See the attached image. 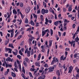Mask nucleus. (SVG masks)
<instances>
[{"label": "nucleus", "mask_w": 79, "mask_h": 79, "mask_svg": "<svg viewBox=\"0 0 79 79\" xmlns=\"http://www.w3.org/2000/svg\"><path fill=\"white\" fill-rule=\"evenodd\" d=\"M26 53H27V56L28 57L31 56V52L30 51L28 50V48L26 49L25 51V53L26 54Z\"/></svg>", "instance_id": "f257e3e1"}, {"label": "nucleus", "mask_w": 79, "mask_h": 79, "mask_svg": "<svg viewBox=\"0 0 79 79\" xmlns=\"http://www.w3.org/2000/svg\"><path fill=\"white\" fill-rule=\"evenodd\" d=\"M6 61H11V62H12V61H13V59L8 57L7 59H6Z\"/></svg>", "instance_id": "f03ea898"}, {"label": "nucleus", "mask_w": 79, "mask_h": 79, "mask_svg": "<svg viewBox=\"0 0 79 79\" xmlns=\"http://www.w3.org/2000/svg\"><path fill=\"white\" fill-rule=\"evenodd\" d=\"M74 58H77V59L78 60L79 59V53H75L74 55Z\"/></svg>", "instance_id": "7ed1b4c3"}, {"label": "nucleus", "mask_w": 79, "mask_h": 79, "mask_svg": "<svg viewBox=\"0 0 79 79\" xmlns=\"http://www.w3.org/2000/svg\"><path fill=\"white\" fill-rule=\"evenodd\" d=\"M48 72L49 73H51V72H52V71H53V70H54V67H50L49 68H48Z\"/></svg>", "instance_id": "20e7f679"}, {"label": "nucleus", "mask_w": 79, "mask_h": 79, "mask_svg": "<svg viewBox=\"0 0 79 79\" xmlns=\"http://www.w3.org/2000/svg\"><path fill=\"white\" fill-rule=\"evenodd\" d=\"M73 67L70 66L69 67V70L68 73H72V71H73Z\"/></svg>", "instance_id": "39448f33"}, {"label": "nucleus", "mask_w": 79, "mask_h": 79, "mask_svg": "<svg viewBox=\"0 0 79 79\" xmlns=\"http://www.w3.org/2000/svg\"><path fill=\"white\" fill-rule=\"evenodd\" d=\"M53 61H54V63H56V62L58 63V58H55V57H54L53 58Z\"/></svg>", "instance_id": "423d86ee"}, {"label": "nucleus", "mask_w": 79, "mask_h": 79, "mask_svg": "<svg viewBox=\"0 0 79 79\" xmlns=\"http://www.w3.org/2000/svg\"><path fill=\"white\" fill-rule=\"evenodd\" d=\"M44 46L46 47H48V48L49 47H48V41H46L45 43Z\"/></svg>", "instance_id": "0eeeda50"}, {"label": "nucleus", "mask_w": 79, "mask_h": 79, "mask_svg": "<svg viewBox=\"0 0 79 79\" xmlns=\"http://www.w3.org/2000/svg\"><path fill=\"white\" fill-rule=\"evenodd\" d=\"M52 42H53V40H49V47H51V46H52Z\"/></svg>", "instance_id": "6e6552de"}, {"label": "nucleus", "mask_w": 79, "mask_h": 79, "mask_svg": "<svg viewBox=\"0 0 79 79\" xmlns=\"http://www.w3.org/2000/svg\"><path fill=\"white\" fill-rule=\"evenodd\" d=\"M72 10V6L71 5L70 6H69L68 8V11H69V12H71Z\"/></svg>", "instance_id": "1a4fd4ad"}, {"label": "nucleus", "mask_w": 79, "mask_h": 79, "mask_svg": "<svg viewBox=\"0 0 79 79\" xmlns=\"http://www.w3.org/2000/svg\"><path fill=\"white\" fill-rule=\"evenodd\" d=\"M35 64L36 66H38V67H40V66L39 62H36L35 63Z\"/></svg>", "instance_id": "9d476101"}, {"label": "nucleus", "mask_w": 79, "mask_h": 79, "mask_svg": "<svg viewBox=\"0 0 79 79\" xmlns=\"http://www.w3.org/2000/svg\"><path fill=\"white\" fill-rule=\"evenodd\" d=\"M23 64L25 67H27V63H26L25 61H23Z\"/></svg>", "instance_id": "9b49d317"}, {"label": "nucleus", "mask_w": 79, "mask_h": 79, "mask_svg": "<svg viewBox=\"0 0 79 79\" xmlns=\"http://www.w3.org/2000/svg\"><path fill=\"white\" fill-rule=\"evenodd\" d=\"M56 74L58 76H60V71L59 70H57V71H56Z\"/></svg>", "instance_id": "f8f14e48"}, {"label": "nucleus", "mask_w": 79, "mask_h": 79, "mask_svg": "<svg viewBox=\"0 0 79 79\" xmlns=\"http://www.w3.org/2000/svg\"><path fill=\"white\" fill-rule=\"evenodd\" d=\"M12 53L14 55H17V54H18V50H16V52H14V51H12Z\"/></svg>", "instance_id": "ddd939ff"}, {"label": "nucleus", "mask_w": 79, "mask_h": 79, "mask_svg": "<svg viewBox=\"0 0 79 79\" xmlns=\"http://www.w3.org/2000/svg\"><path fill=\"white\" fill-rule=\"evenodd\" d=\"M6 68H8V67H10V68H11V67H12V65L11 64H7L6 65Z\"/></svg>", "instance_id": "4468645a"}, {"label": "nucleus", "mask_w": 79, "mask_h": 79, "mask_svg": "<svg viewBox=\"0 0 79 79\" xmlns=\"http://www.w3.org/2000/svg\"><path fill=\"white\" fill-rule=\"evenodd\" d=\"M13 12L14 15V14H15V15H17V13H18L17 12V11H16V10L15 9L13 10Z\"/></svg>", "instance_id": "2eb2a0df"}, {"label": "nucleus", "mask_w": 79, "mask_h": 79, "mask_svg": "<svg viewBox=\"0 0 79 79\" xmlns=\"http://www.w3.org/2000/svg\"><path fill=\"white\" fill-rule=\"evenodd\" d=\"M41 13L42 15H45V9H42L41 10Z\"/></svg>", "instance_id": "dca6fc26"}, {"label": "nucleus", "mask_w": 79, "mask_h": 79, "mask_svg": "<svg viewBox=\"0 0 79 79\" xmlns=\"http://www.w3.org/2000/svg\"><path fill=\"white\" fill-rule=\"evenodd\" d=\"M9 47H11L12 48H14V46H13V45L12 44H9Z\"/></svg>", "instance_id": "f3484780"}, {"label": "nucleus", "mask_w": 79, "mask_h": 79, "mask_svg": "<svg viewBox=\"0 0 79 79\" xmlns=\"http://www.w3.org/2000/svg\"><path fill=\"white\" fill-rule=\"evenodd\" d=\"M40 77H41V79H45V75H43L41 76H40Z\"/></svg>", "instance_id": "a211bd4d"}, {"label": "nucleus", "mask_w": 79, "mask_h": 79, "mask_svg": "<svg viewBox=\"0 0 79 79\" xmlns=\"http://www.w3.org/2000/svg\"><path fill=\"white\" fill-rule=\"evenodd\" d=\"M11 75L14 77H16V74L13 72H11Z\"/></svg>", "instance_id": "6ab92c4d"}, {"label": "nucleus", "mask_w": 79, "mask_h": 79, "mask_svg": "<svg viewBox=\"0 0 79 79\" xmlns=\"http://www.w3.org/2000/svg\"><path fill=\"white\" fill-rule=\"evenodd\" d=\"M54 24L56 26H57L58 24V21H57L55 22L54 23Z\"/></svg>", "instance_id": "aec40b11"}, {"label": "nucleus", "mask_w": 79, "mask_h": 79, "mask_svg": "<svg viewBox=\"0 0 79 79\" xmlns=\"http://www.w3.org/2000/svg\"><path fill=\"white\" fill-rule=\"evenodd\" d=\"M18 21V22H20L19 23V25H20V24H21V23L22 22V20H21V19H18L17 20Z\"/></svg>", "instance_id": "412c9836"}, {"label": "nucleus", "mask_w": 79, "mask_h": 79, "mask_svg": "<svg viewBox=\"0 0 79 79\" xmlns=\"http://www.w3.org/2000/svg\"><path fill=\"white\" fill-rule=\"evenodd\" d=\"M9 39H8V40H6V41L5 43V44L6 45L7 44H8V43H9Z\"/></svg>", "instance_id": "4be33fe9"}, {"label": "nucleus", "mask_w": 79, "mask_h": 79, "mask_svg": "<svg viewBox=\"0 0 79 79\" xmlns=\"http://www.w3.org/2000/svg\"><path fill=\"white\" fill-rule=\"evenodd\" d=\"M46 34V33L45 31H44L42 30V36H43L45 35V34Z\"/></svg>", "instance_id": "5701e85b"}, {"label": "nucleus", "mask_w": 79, "mask_h": 79, "mask_svg": "<svg viewBox=\"0 0 79 79\" xmlns=\"http://www.w3.org/2000/svg\"><path fill=\"white\" fill-rule=\"evenodd\" d=\"M72 42L73 44V47H75V45L76 44V41H75L72 40Z\"/></svg>", "instance_id": "b1692460"}, {"label": "nucleus", "mask_w": 79, "mask_h": 79, "mask_svg": "<svg viewBox=\"0 0 79 79\" xmlns=\"http://www.w3.org/2000/svg\"><path fill=\"white\" fill-rule=\"evenodd\" d=\"M28 23H29L28 19H27L26 18L25 19V23H26V24H27Z\"/></svg>", "instance_id": "393cba45"}, {"label": "nucleus", "mask_w": 79, "mask_h": 79, "mask_svg": "<svg viewBox=\"0 0 79 79\" xmlns=\"http://www.w3.org/2000/svg\"><path fill=\"white\" fill-rule=\"evenodd\" d=\"M30 23L32 26H34V23L32 20H31L30 22Z\"/></svg>", "instance_id": "a878e982"}, {"label": "nucleus", "mask_w": 79, "mask_h": 79, "mask_svg": "<svg viewBox=\"0 0 79 79\" xmlns=\"http://www.w3.org/2000/svg\"><path fill=\"white\" fill-rule=\"evenodd\" d=\"M30 11V9H26L25 10V12L26 13H28Z\"/></svg>", "instance_id": "bb28decb"}, {"label": "nucleus", "mask_w": 79, "mask_h": 79, "mask_svg": "<svg viewBox=\"0 0 79 79\" xmlns=\"http://www.w3.org/2000/svg\"><path fill=\"white\" fill-rule=\"evenodd\" d=\"M69 44H71V47H72L73 44V41H72L71 42L70 41H69Z\"/></svg>", "instance_id": "cd10ccee"}, {"label": "nucleus", "mask_w": 79, "mask_h": 79, "mask_svg": "<svg viewBox=\"0 0 79 79\" xmlns=\"http://www.w3.org/2000/svg\"><path fill=\"white\" fill-rule=\"evenodd\" d=\"M23 3L22 2L20 3V6L21 7V8H23Z\"/></svg>", "instance_id": "c85d7f7f"}, {"label": "nucleus", "mask_w": 79, "mask_h": 79, "mask_svg": "<svg viewBox=\"0 0 79 79\" xmlns=\"http://www.w3.org/2000/svg\"><path fill=\"white\" fill-rule=\"evenodd\" d=\"M20 14L21 16L22 19H23V18H24V16L23 14H22V13H21V12H20Z\"/></svg>", "instance_id": "c756f323"}, {"label": "nucleus", "mask_w": 79, "mask_h": 79, "mask_svg": "<svg viewBox=\"0 0 79 79\" xmlns=\"http://www.w3.org/2000/svg\"><path fill=\"white\" fill-rule=\"evenodd\" d=\"M44 66L45 68H48V64H45L44 65Z\"/></svg>", "instance_id": "7c9ffc66"}, {"label": "nucleus", "mask_w": 79, "mask_h": 79, "mask_svg": "<svg viewBox=\"0 0 79 79\" xmlns=\"http://www.w3.org/2000/svg\"><path fill=\"white\" fill-rule=\"evenodd\" d=\"M14 35V32H12L11 33L10 37H13V35Z\"/></svg>", "instance_id": "2f4dec72"}, {"label": "nucleus", "mask_w": 79, "mask_h": 79, "mask_svg": "<svg viewBox=\"0 0 79 79\" xmlns=\"http://www.w3.org/2000/svg\"><path fill=\"white\" fill-rule=\"evenodd\" d=\"M22 72H23L24 74H25L26 72H25V70H24V68L23 67L22 68Z\"/></svg>", "instance_id": "473e14b6"}, {"label": "nucleus", "mask_w": 79, "mask_h": 79, "mask_svg": "<svg viewBox=\"0 0 79 79\" xmlns=\"http://www.w3.org/2000/svg\"><path fill=\"white\" fill-rule=\"evenodd\" d=\"M35 69L34 68H33V69L31 68L30 69V71H31L34 72V71H35Z\"/></svg>", "instance_id": "72a5a7b5"}, {"label": "nucleus", "mask_w": 79, "mask_h": 79, "mask_svg": "<svg viewBox=\"0 0 79 79\" xmlns=\"http://www.w3.org/2000/svg\"><path fill=\"white\" fill-rule=\"evenodd\" d=\"M75 41L77 42H78V41H79V38H78V37H77V38H76L75 39Z\"/></svg>", "instance_id": "f704fd0d"}, {"label": "nucleus", "mask_w": 79, "mask_h": 79, "mask_svg": "<svg viewBox=\"0 0 79 79\" xmlns=\"http://www.w3.org/2000/svg\"><path fill=\"white\" fill-rule=\"evenodd\" d=\"M50 33H51V35H53V30L52 29H50Z\"/></svg>", "instance_id": "c9c22d12"}, {"label": "nucleus", "mask_w": 79, "mask_h": 79, "mask_svg": "<svg viewBox=\"0 0 79 79\" xmlns=\"http://www.w3.org/2000/svg\"><path fill=\"white\" fill-rule=\"evenodd\" d=\"M33 15L34 17V18H36V19H37V16L36 15H35V14L33 13Z\"/></svg>", "instance_id": "e433bc0d"}, {"label": "nucleus", "mask_w": 79, "mask_h": 79, "mask_svg": "<svg viewBox=\"0 0 79 79\" xmlns=\"http://www.w3.org/2000/svg\"><path fill=\"white\" fill-rule=\"evenodd\" d=\"M31 55H33L34 53V50L33 49H31Z\"/></svg>", "instance_id": "4c0bfd02"}, {"label": "nucleus", "mask_w": 79, "mask_h": 79, "mask_svg": "<svg viewBox=\"0 0 79 79\" xmlns=\"http://www.w3.org/2000/svg\"><path fill=\"white\" fill-rule=\"evenodd\" d=\"M17 57L20 59H21V56H20L19 55H18L17 56Z\"/></svg>", "instance_id": "58836bf2"}, {"label": "nucleus", "mask_w": 79, "mask_h": 79, "mask_svg": "<svg viewBox=\"0 0 79 79\" xmlns=\"http://www.w3.org/2000/svg\"><path fill=\"white\" fill-rule=\"evenodd\" d=\"M25 60L26 62H28V61H29V59H28L27 58H25Z\"/></svg>", "instance_id": "ea45409f"}, {"label": "nucleus", "mask_w": 79, "mask_h": 79, "mask_svg": "<svg viewBox=\"0 0 79 79\" xmlns=\"http://www.w3.org/2000/svg\"><path fill=\"white\" fill-rule=\"evenodd\" d=\"M19 54H20V55H23V53H22V52L21 51V50H20L19 51Z\"/></svg>", "instance_id": "a19ab883"}, {"label": "nucleus", "mask_w": 79, "mask_h": 79, "mask_svg": "<svg viewBox=\"0 0 79 79\" xmlns=\"http://www.w3.org/2000/svg\"><path fill=\"white\" fill-rule=\"evenodd\" d=\"M34 76H35L36 77H37V76H39V75L38 76V74L37 73H35L34 74Z\"/></svg>", "instance_id": "79ce46f5"}, {"label": "nucleus", "mask_w": 79, "mask_h": 79, "mask_svg": "<svg viewBox=\"0 0 79 79\" xmlns=\"http://www.w3.org/2000/svg\"><path fill=\"white\" fill-rule=\"evenodd\" d=\"M63 58H64V55H62L60 57V60H63Z\"/></svg>", "instance_id": "37998d69"}, {"label": "nucleus", "mask_w": 79, "mask_h": 79, "mask_svg": "<svg viewBox=\"0 0 79 79\" xmlns=\"http://www.w3.org/2000/svg\"><path fill=\"white\" fill-rule=\"evenodd\" d=\"M21 37H23V36L22 35H20L18 37V38H17V39H21Z\"/></svg>", "instance_id": "c03bdc74"}, {"label": "nucleus", "mask_w": 79, "mask_h": 79, "mask_svg": "<svg viewBox=\"0 0 79 79\" xmlns=\"http://www.w3.org/2000/svg\"><path fill=\"white\" fill-rule=\"evenodd\" d=\"M58 66L60 68H62V66L61 64L59 63V64Z\"/></svg>", "instance_id": "a18cd8bd"}, {"label": "nucleus", "mask_w": 79, "mask_h": 79, "mask_svg": "<svg viewBox=\"0 0 79 79\" xmlns=\"http://www.w3.org/2000/svg\"><path fill=\"white\" fill-rule=\"evenodd\" d=\"M48 13V10H45V13Z\"/></svg>", "instance_id": "49530a36"}, {"label": "nucleus", "mask_w": 79, "mask_h": 79, "mask_svg": "<svg viewBox=\"0 0 79 79\" xmlns=\"http://www.w3.org/2000/svg\"><path fill=\"white\" fill-rule=\"evenodd\" d=\"M31 27H30V28H28L27 29V31H31Z\"/></svg>", "instance_id": "de8ad7c7"}, {"label": "nucleus", "mask_w": 79, "mask_h": 79, "mask_svg": "<svg viewBox=\"0 0 79 79\" xmlns=\"http://www.w3.org/2000/svg\"><path fill=\"white\" fill-rule=\"evenodd\" d=\"M24 45V41H22L20 45V46H22V45Z\"/></svg>", "instance_id": "09e8293b"}, {"label": "nucleus", "mask_w": 79, "mask_h": 79, "mask_svg": "<svg viewBox=\"0 0 79 79\" xmlns=\"http://www.w3.org/2000/svg\"><path fill=\"white\" fill-rule=\"evenodd\" d=\"M39 13H40V10H39L37 11V14H39Z\"/></svg>", "instance_id": "8fccbe9b"}, {"label": "nucleus", "mask_w": 79, "mask_h": 79, "mask_svg": "<svg viewBox=\"0 0 79 79\" xmlns=\"http://www.w3.org/2000/svg\"><path fill=\"white\" fill-rule=\"evenodd\" d=\"M22 77H23V79H25V77H24V74L22 73Z\"/></svg>", "instance_id": "3c124183"}, {"label": "nucleus", "mask_w": 79, "mask_h": 79, "mask_svg": "<svg viewBox=\"0 0 79 79\" xmlns=\"http://www.w3.org/2000/svg\"><path fill=\"white\" fill-rule=\"evenodd\" d=\"M29 74L30 75V77H32V73H31L29 72Z\"/></svg>", "instance_id": "603ef678"}, {"label": "nucleus", "mask_w": 79, "mask_h": 79, "mask_svg": "<svg viewBox=\"0 0 79 79\" xmlns=\"http://www.w3.org/2000/svg\"><path fill=\"white\" fill-rule=\"evenodd\" d=\"M37 45H38V47H40V45H41V44H40V43L39 42L38 43Z\"/></svg>", "instance_id": "864d4df0"}, {"label": "nucleus", "mask_w": 79, "mask_h": 79, "mask_svg": "<svg viewBox=\"0 0 79 79\" xmlns=\"http://www.w3.org/2000/svg\"><path fill=\"white\" fill-rule=\"evenodd\" d=\"M39 23H36V27H38V26H39Z\"/></svg>", "instance_id": "5fc2aeb1"}, {"label": "nucleus", "mask_w": 79, "mask_h": 79, "mask_svg": "<svg viewBox=\"0 0 79 79\" xmlns=\"http://www.w3.org/2000/svg\"><path fill=\"white\" fill-rule=\"evenodd\" d=\"M17 63L18 64H19V65H21V64H20V61H19V60H17Z\"/></svg>", "instance_id": "6e6d98bb"}, {"label": "nucleus", "mask_w": 79, "mask_h": 79, "mask_svg": "<svg viewBox=\"0 0 79 79\" xmlns=\"http://www.w3.org/2000/svg\"><path fill=\"white\" fill-rule=\"evenodd\" d=\"M66 10V9L65 8H63V11L64 12H65Z\"/></svg>", "instance_id": "4d7b16f0"}, {"label": "nucleus", "mask_w": 79, "mask_h": 79, "mask_svg": "<svg viewBox=\"0 0 79 79\" xmlns=\"http://www.w3.org/2000/svg\"><path fill=\"white\" fill-rule=\"evenodd\" d=\"M11 51H12V49L10 48V49L9 50L8 53H11Z\"/></svg>", "instance_id": "13d9d810"}, {"label": "nucleus", "mask_w": 79, "mask_h": 79, "mask_svg": "<svg viewBox=\"0 0 79 79\" xmlns=\"http://www.w3.org/2000/svg\"><path fill=\"white\" fill-rule=\"evenodd\" d=\"M59 35L60 36V37H61V32L59 31Z\"/></svg>", "instance_id": "bf43d9fd"}, {"label": "nucleus", "mask_w": 79, "mask_h": 79, "mask_svg": "<svg viewBox=\"0 0 79 79\" xmlns=\"http://www.w3.org/2000/svg\"><path fill=\"white\" fill-rule=\"evenodd\" d=\"M75 37H76V35H75V34H74L73 37V39H74L75 38Z\"/></svg>", "instance_id": "052dcab7"}, {"label": "nucleus", "mask_w": 79, "mask_h": 79, "mask_svg": "<svg viewBox=\"0 0 79 79\" xmlns=\"http://www.w3.org/2000/svg\"><path fill=\"white\" fill-rule=\"evenodd\" d=\"M55 18L56 19H57V16H56V14H55Z\"/></svg>", "instance_id": "680f3d73"}, {"label": "nucleus", "mask_w": 79, "mask_h": 79, "mask_svg": "<svg viewBox=\"0 0 79 79\" xmlns=\"http://www.w3.org/2000/svg\"><path fill=\"white\" fill-rule=\"evenodd\" d=\"M10 50V48H6V52L8 51V50Z\"/></svg>", "instance_id": "e2e57ef3"}, {"label": "nucleus", "mask_w": 79, "mask_h": 79, "mask_svg": "<svg viewBox=\"0 0 79 79\" xmlns=\"http://www.w3.org/2000/svg\"><path fill=\"white\" fill-rule=\"evenodd\" d=\"M65 50L66 51H69V48H65Z\"/></svg>", "instance_id": "0e129e2a"}, {"label": "nucleus", "mask_w": 79, "mask_h": 79, "mask_svg": "<svg viewBox=\"0 0 79 79\" xmlns=\"http://www.w3.org/2000/svg\"><path fill=\"white\" fill-rule=\"evenodd\" d=\"M5 56H6V57H8V54L7 53H5Z\"/></svg>", "instance_id": "69168bd1"}, {"label": "nucleus", "mask_w": 79, "mask_h": 79, "mask_svg": "<svg viewBox=\"0 0 79 79\" xmlns=\"http://www.w3.org/2000/svg\"><path fill=\"white\" fill-rule=\"evenodd\" d=\"M34 50H35L37 49H38V48H37V47H34Z\"/></svg>", "instance_id": "338daca9"}, {"label": "nucleus", "mask_w": 79, "mask_h": 79, "mask_svg": "<svg viewBox=\"0 0 79 79\" xmlns=\"http://www.w3.org/2000/svg\"><path fill=\"white\" fill-rule=\"evenodd\" d=\"M41 57V54L40 53L39 54L38 56V58H40Z\"/></svg>", "instance_id": "774afa93"}]
</instances>
